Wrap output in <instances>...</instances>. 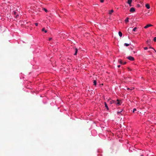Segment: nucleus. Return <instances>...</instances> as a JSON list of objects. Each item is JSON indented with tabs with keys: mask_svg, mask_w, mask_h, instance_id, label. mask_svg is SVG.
Masks as SVG:
<instances>
[{
	"mask_svg": "<svg viewBox=\"0 0 156 156\" xmlns=\"http://www.w3.org/2000/svg\"><path fill=\"white\" fill-rule=\"evenodd\" d=\"M110 103L111 104L114 103L115 104L118 106L120 105H121V104L120 103V101L118 99H117L116 101L115 100L111 101H110Z\"/></svg>",
	"mask_w": 156,
	"mask_h": 156,
	"instance_id": "obj_1",
	"label": "nucleus"
},
{
	"mask_svg": "<svg viewBox=\"0 0 156 156\" xmlns=\"http://www.w3.org/2000/svg\"><path fill=\"white\" fill-rule=\"evenodd\" d=\"M127 58L129 60L131 61H133L134 60V58L131 56H129V57H127Z\"/></svg>",
	"mask_w": 156,
	"mask_h": 156,
	"instance_id": "obj_2",
	"label": "nucleus"
},
{
	"mask_svg": "<svg viewBox=\"0 0 156 156\" xmlns=\"http://www.w3.org/2000/svg\"><path fill=\"white\" fill-rule=\"evenodd\" d=\"M135 11V9L133 7H132L130 9V12H133Z\"/></svg>",
	"mask_w": 156,
	"mask_h": 156,
	"instance_id": "obj_3",
	"label": "nucleus"
},
{
	"mask_svg": "<svg viewBox=\"0 0 156 156\" xmlns=\"http://www.w3.org/2000/svg\"><path fill=\"white\" fill-rule=\"evenodd\" d=\"M152 26L153 25L151 24H147L144 27V28L145 29H147L149 27H152Z\"/></svg>",
	"mask_w": 156,
	"mask_h": 156,
	"instance_id": "obj_4",
	"label": "nucleus"
},
{
	"mask_svg": "<svg viewBox=\"0 0 156 156\" xmlns=\"http://www.w3.org/2000/svg\"><path fill=\"white\" fill-rule=\"evenodd\" d=\"M104 104H105V107L106 108L107 110H108L109 109V108L106 104V103L105 102H104Z\"/></svg>",
	"mask_w": 156,
	"mask_h": 156,
	"instance_id": "obj_5",
	"label": "nucleus"
},
{
	"mask_svg": "<svg viewBox=\"0 0 156 156\" xmlns=\"http://www.w3.org/2000/svg\"><path fill=\"white\" fill-rule=\"evenodd\" d=\"M145 7L146 8L149 9L150 8V6L148 4H147L145 5Z\"/></svg>",
	"mask_w": 156,
	"mask_h": 156,
	"instance_id": "obj_6",
	"label": "nucleus"
},
{
	"mask_svg": "<svg viewBox=\"0 0 156 156\" xmlns=\"http://www.w3.org/2000/svg\"><path fill=\"white\" fill-rule=\"evenodd\" d=\"M75 53L74 54V55H76L77 54V51H78V49L77 48H75Z\"/></svg>",
	"mask_w": 156,
	"mask_h": 156,
	"instance_id": "obj_7",
	"label": "nucleus"
},
{
	"mask_svg": "<svg viewBox=\"0 0 156 156\" xmlns=\"http://www.w3.org/2000/svg\"><path fill=\"white\" fill-rule=\"evenodd\" d=\"M132 1V0H128L127 3L129 4H131Z\"/></svg>",
	"mask_w": 156,
	"mask_h": 156,
	"instance_id": "obj_8",
	"label": "nucleus"
},
{
	"mask_svg": "<svg viewBox=\"0 0 156 156\" xmlns=\"http://www.w3.org/2000/svg\"><path fill=\"white\" fill-rule=\"evenodd\" d=\"M118 33L119 36L120 37H122V32L120 31H119Z\"/></svg>",
	"mask_w": 156,
	"mask_h": 156,
	"instance_id": "obj_9",
	"label": "nucleus"
},
{
	"mask_svg": "<svg viewBox=\"0 0 156 156\" xmlns=\"http://www.w3.org/2000/svg\"><path fill=\"white\" fill-rule=\"evenodd\" d=\"M42 31H44V32L45 33H46L47 32L46 30H45V29H44V28H43L42 29Z\"/></svg>",
	"mask_w": 156,
	"mask_h": 156,
	"instance_id": "obj_10",
	"label": "nucleus"
},
{
	"mask_svg": "<svg viewBox=\"0 0 156 156\" xmlns=\"http://www.w3.org/2000/svg\"><path fill=\"white\" fill-rule=\"evenodd\" d=\"M125 22L126 23L127 22H129V18L128 17H127L125 20Z\"/></svg>",
	"mask_w": 156,
	"mask_h": 156,
	"instance_id": "obj_11",
	"label": "nucleus"
},
{
	"mask_svg": "<svg viewBox=\"0 0 156 156\" xmlns=\"http://www.w3.org/2000/svg\"><path fill=\"white\" fill-rule=\"evenodd\" d=\"M113 10H111L109 12V14H112V13L113 12Z\"/></svg>",
	"mask_w": 156,
	"mask_h": 156,
	"instance_id": "obj_12",
	"label": "nucleus"
},
{
	"mask_svg": "<svg viewBox=\"0 0 156 156\" xmlns=\"http://www.w3.org/2000/svg\"><path fill=\"white\" fill-rule=\"evenodd\" d=\"M124 45L125 46L127 47L129 46V44L128 43H125L124 44Z\"/></svg>",
	"mask_w": 156,
	"mask_h": 156,
	"instance_id": "obj_13",
	"label": "nucleus"
},
{
	"mask_svg": "<svg viewBox=\"0 0 156 156\" xmlns=\"http://www.w3.org/2000/svg\"><path fill=\"white\" fill-rule=\"evenodd\" d=\"M93 83H94V84L95 85V86H96V84H97V82H96V81L95 80H94V82H93Z\"/></svg>",
	"mask_w": 156,
	"mask_h": 156,
	"instance_id": "obj_14",
	"label": "nucleus"
},
{
	"mask_svg": "<svg viewBox=\"0 0 156 156\" xmlns=\"http://www.w3.org/2000/svg\"><path fill=\"white\" fill-rule=\"evenodd\" d=\"M137 28L136 27H135L133 29V31H136Z\"/></svg>",
	"mask_w": 156,
	"mask_h": 156,
	"instance_id": "obj_15",
	"label": "nucleus"
},
{
	"mask_svg": "<svg viewBox=\"0 0 156 156\" xmlns=\"http://www.w3.org/2000/svg\"><path fill=\"white\" fill-rule=\"evenodd\" d=\"M122 110H121L120 111H118L117 112V114H120L121 113V112H122Z\"/></svg>",
	"mask_w": 156,
	"mask_h": 156,
	"instance_id": "obj_16",
	"label": "nucleus"
},
{
	"mask_svg": "<svg viewBox=\"0 0 156 156\" xmlns=\"http://www.w3.org/2000/svg\"><path fill=\"white\" fill-rule=\"evenodd\" d=\"M43 9L44 11L45 12H48V10H47V9H45V8H43Z\"/></svg>",
	"mask_w": 156,
	"mask_h": 156,
	"instance_id": "obj_17",
	"label": "nucleus"
},
{
	"mask_svg": "<svg viewBox=\"0 0 156 156\" xmlns=\"http://www.w3.org/2000/svg\"><path fill=\"white\" fill-rule=\"evenodd\" d=\"M119 62L120 64H122V61L121 60H119Z\"/></svg>",
	"mask_w": 156,
	"mask_h": 156,
	"instance_id": "obj_18",
	"label": "nucleus"
},
{
	"mask_svg": "<svg viewBox=\"0 0 156 156\" xmlns=\"http://www.w3.org/2000/svg\"><path fill=\"white\" fill-rule=\"evenodd\" d=\"M153 41L154 42H156V37H155L154 38Z\"/></svg>",
	"mask_w": 156,
	"mask_h": 156,
	"instance_id": "obj_19",
	"label": "nucleus"
},
{
	"mask_svg": "<svg viewBox=\"0 0 156 156\" xmlns=\"http://www.w3.org/2000/svg\"><path fill=\"white\" fill-rule=\"evenodd\" d=\"M13 14H14V15H16V11H13Z\"/></svg>",
	"mask_w": 156,
	"mask_h": 156,
	"instance_id": "obj_20",
	"label": "nucleus"
},
{
	"mask_svg": "<svg viewBox=\"0 0 156 156\" xmlns=\"http://www.w3.org/2000/svg\"><path fill=\"white\" fill-rule=\"evenodd\" d=\"M136 109L135 108H134L133 109V113H134V112L135 111H136Z\"/></svg>",
	"mask_w": 156,
	"mask_h": 156,
	"instance_id": "obj_21",
	"label": "nucleus"
},
{
	"mask_svg": "<svg viewBox=\"0 0 156 156\" xmlns=\"http://www.w3.org/2000/svg\"><path fill=\"white\" fill-rule=\"evenodd\" d=\"M144 155H146V154H141L140 155V156H144Z\"/></svg>",
	"mask_w": 156,
	"mask_h": 156,
	"instance_id": "obj_22",
	"label": "nucleus"
},
{
	"mask_svg": "<svg viewBox=\"0 0 156 156\" xmlns=\"http://www.w3.org/2000/svg\"><path fill=\"white\" fill-rule=\"evenodd\" d=\"M133 147H130L129 149V151H131V150H132V149L133 148Z\"/></svg>",
	"mask_w": 156,
	"mask_h": 156,
	"instance_id": "obj_23",
	"label": "nucleus"
},
{
	"mask_svg": "<svg viewBox=\"0 0 156 156\" xmlns=\"http://www.w3.org/2000/svg\"><path fill=\"white\" fill-rule=\"evenodd\" d=\"M144 50H147V49L148 48L147 47H144Z\"/></svg>",
	"mask_w": 156,
	"mask_h": 156,
	"instance_id": "obj_24",
	"label": "nucleus"
},
{
	"mask_svg": "<svg viewBox=\"0 0 156 156\" xmlns=\"http://www.w3.org/2000/svg\"><path fill=\"white\" fill-rule=\"evenodd\" d=\"M35 24L36 26H37L38 25V23H35Z\"/></svg>",
	"mask_w": 156,
	"mask_h": 156,
	"instance_id": "obj_25",
	"label": "nucleus"
},
{
	"mask_svg": "<svg viewBox=\"0 0 156 156\" xmlns=\"http://www.w3.org/2000/svg\"><path fill=\"white\" fill-rule=\"evenodd\" d=\"M100 2L101 3L104 2V0H100Z\"/></svg>",
	"mask_w": 156,
	"mask_h": 156,
	"instance_id": "obj_26",
	"label": "nucleus"
},
{
	"mask_svg": "<svg viewBox=\"0 0 156 156\" xmlns=\"http://www.w3.org/2000/svg\"><path fill=\"white\" fill-rule=\"evenodd\" d=\"M52 39V38L51 37H50L49 38V41H50Z\"/></svg>",
	"mask_w": 156,
	"mask_h": 156,
	"instance_id": "obj_27",
	"label": "nucleus"
},
{
	"mask_svg": "<svg viewBox=\"0 0 156 156\" xmlns=\"http://www.w3.org/2000/svg\"><path fill=\"white\" fill-rule=\"evenodd\" d=\"M117 67L118 68H119L120 67V65H118Z\"/></svg>",
	"mask_w": 156,
	"mask_h": 156,
	"instance_id": "obj_28",
	"label": "nucleus"
},
{
	"mask_svg": "<svg viewBox=\"0 0 156 156\" xmlns=\"http://www.w3.org/2000/svg\"><path fill=\"white\" fill-rule=\"evenodd\" d=\"M130 6H132L131 4H129Z\"/></svg>",
	"mask_w": 156,
	"mask_h": 156,
	"instance_id": "obj_29",
	"label": "nucleus"
},
{
	"mask_svg": "<svg viewBox=\"0 0 156 156\" xmlns=\"http://www.w3.org/2000/svg\"><path fill=\"white\" fill-rule=\"evenodd\" d=\"M127 90H130V89H129V88H127Z\"/></svg>",
	"mask_w": 156,
	"mask_h": 156,
	"instance_id": "obj_30",
	"label": "nucleus"
},
{
	"mask_svg": "<svg viewBox=\"0 0 156 156\" xmlns=\"http://www.w3.org/2000/svg\"><path fill=\"white\" fill-rule=\"evenodd\" d=\"M133 89H134V88H132L131 89H130V90H133Z\"/></svg>",
	"mask_w": 156,
	"mask_h": 156,
	"instance_id": "obj_31",
	"label": "nucleus"
},
{
	"mask_svg": "<svg viewBox=\"0 0 156 156\" xmlns=\"http://www.w3.org/2000/svg\"><path fill=\"white\" fill-rule=\"evenodd\" d=\"M18 16V15H16V17H17V16Z\"/></svg>",
	"mask_w": 156,
	"mask_h": 156,
	"instance_id": "obj_32",
	"label": "nucleus"
},
{
	"mask_svg": "<svg viewBox=\"0 0 156 156\" xmlns=\"http://www.w3.org/2000/svg\"><path fill=\"white\" fill-rule=\"evenodd\" d=\"M130 30V28H129L128 29V31H129V30Z\"/></svg>",
	"mask_w": 156,
	"mask_h": 156,
	"instance_id": "obj_33",
	"label": "nucleus"
},
{
	"mask_svg": "<svg viewBox=\"0 0 156 156\" xmlns=\"http://www.w3.org/2000/svg\"><path fill=\"white\" fill-rule=\"evenodd\" d=\"M140 6V5H138V6Z\"/></svg>",
	"mask_w": 156,
	"mask_h": 156,
	"instance_id": "obj_34",
	"label": "nucleus"
},
{
	"mask_svg": "<svg viewBox=\"0 0 156 156\" xmlns=\"http://www.w3.org/2000/svg\"><path fill=\"white\" fill-rule=\"evenodd\" d=\"M143 152H144V153H145V152H145V151H143Z\"/></svg>",
	"mask_w": 156,
	"mask_h": 156,
	"instance_id": "obj_35",
	"label": "nucleus"
},
{
	"mask_svg": "<svg viewBox=\"0 0 156 156\" xmlns=\"http://www.w3.org/2000/svg\"><path fill=\"white\" fill-rule=\"evenodd\" d=\"M126 64V62H125V63H124V64Z\"/></svg>",
	"mask_w": 156,
	"mask_h": 156,
	"instance_id": "obj_36",
	"label": "nucleus"
}]
</instances>
